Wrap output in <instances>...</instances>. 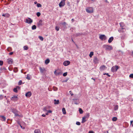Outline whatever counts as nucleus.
Masks as SVG:
<instances>
[{
    "label": "nucleus",
    "mask_w": 133,
    "mask_h": 133,
    "mask_svg": "<svg viewBox=\"0 0 133 133\" xmlns=\"http://www.w3.org/2000/svg\"><path fill=\"white\" fill-rule=\"evenodd\" d=\"M119 68V67L118 65H115V66H112L111 69V71L113 72H116L118 69Z\"/></svg>",
    "instance_id": "obj_1"
},
{
    "label": "nucleus",
    "mask_w": 133,
    "mask_h": 133,
    "mask_svg": "<svg viewBox=\"0 0 133 133\" xmlns=\"http://www.w3.org/2000/svg\"><path fill=\"white\" fill-rule=\"evenodd\" d=\"M86 11L87 12L89 13H92L93 12V9L92 7H87L86 9Z\"/></svg>",
    "instance_id": "obj_2"
},
{
    "label": "nucleus",
    "mask_w": 133,
    "mask_h": 133,
    "mask_svg": "<svg viewBox=\"0 0 133 133\" xmlns=\"http://www.w3.org/2000/svg\"><path fill=\"white\" fill-rule=\"evenodd\" d=\"M39 69L40 72L42 74H45L46 71L45 68L44 67H39Z\"/></svg>",
    "instance_id": "obj_3"
},
{
    "label": "nucleus",
    "mask_w": 133,
    "mask_h": 133,
    "mask_svg": "<svg viewBox=\"0 0 133 133\" xmlns=\"http://www.w3.org/2000/svg\"><path fill=\"white\" fill-rule=\"evenodd\" d=\"M103 47L105 48L106 50H110L112 49V48L111 46L108 45H103Z\"/></svg>",
    "instance_id": "obj_4"
},
{
    "label": "nucleus",
    "mask_w": 133,
    "mask_h": 133,
    "mask_svg": "<svg viewBox=\"0 0 133 133\" xmlns=\"http://www.w3.org/2000/svg\"><path fill=\"white\" fill-rule=\"evenodd\" d=\"M99 38L101 40H105L107 39V37L104 35H101L99 36Z\"/></svg>",
    "instance_id": "obj_5"
},
{
    "label": "nucleus",
    "mask_w": 133,
    "mask_h": 133,
    "mask_svg": "<svg viewBox=\"0 0 133 133\" xmlns=\"http://www.w3.org/2000/svg\"><path fill=\"white\" fill-rule=\"evenodd\" d=\"M32 22V20L30 18H28L25 19V22L28 24H31Z\"/></svg>",
    "instance_id": "obj_6"
},
{
    "label": "nucleus",
    "mask_w": 133,
    "mask_h": 133,
    "mask_svg": "<svg viewBox=\"0 0 133 133\" xmlns=\"http://www.w3.org/2000/svg\"><path fill=\"white\" fill-rule=\"evenodd\" d=\"M65 0H62L59 3V5L60 7H62L65 5Z\"/></svg>",
    "instance_id": "obj_7"
},
{
    "label": "nucleus",
    "mask_w": 133,
    "mask_h": 133,
    "mask_svg": "<svg viewBox=\"0 0 133 133\" xmlns=\"http://www.w3.org/2000/svg\"><path fill=\"white\" fill-rule=\"evenodd\" d=\"M126 30L125 28H121L118 30V31L119 32L121 33L125 32Z\"/></svg>",
    "instance_id": "obj_8"
},
{
    "label": "nucleus",
    "mask_w": 133,
    "mask_h": 133,
    "mask_svg": "<svg viewBox=\"0 0 133 133\" xmlns=\"http://www.w3.org/2000/svg\"><path fill=\"white\" fill-rule=\"evenodd\" d=\"M11 100L14 101H16L17 100L18 98L17 96H14L11 98Z\"/></svg>",
    "instance_id": "obj_9"
},
{
    "label": "nucleus",
    "mask_w": 133,
    "mask_h": 133,
    "mask_svg": "<svg viewBox=\"0 0 133 133\" xmlns=\"http://www.w3.org/2000/svg\"><path fill=\"white\" fill-rule=\"evenodd\" d=\"M8 62L9 64H12L13 63V60L11 58H10L7 59Z\"/></svg>",
    "instance_id": "obj_10"
},
{
    "label": "nucleus",
    "mask_w": 133,
    "mask_h": 133,
    "mask_svg": "<svg viewBox=\"0 0 133 133\" xmlns=\"http://www.w3.org/2000/svg\"><path fill=\"white\" fill-rule=\"evenodd\" d=\"M32 93L30 91H28L25 94L26 96L28 98L30 97Z\"/></svg>",
    "instance_id": "obj_11"
},
{
    "label": "nucleus",
    "mask_w": 133,
    "mask_h": 133,
    "mask_svg": "<svg viewBox=\"0 0 133 133\" xmlns=\"http://www.w3.org/2000/svg\"><path fill=\"white\" fill-rule=\"evenodd\" d=\"M55 75L56 76L61 75L62 74L61 72L59 71L55 70L54 72Z\"/></svg>",
    "instance_id": "obj_12"
},
{
    "label": "nucleus",
    "mask_w": 133,
    "mask_h": 133,
    "mask_svg": "<svg viewBox=\"0 0 133 133\" xmlns=\"http://www.w3.org/2000/svg\"><path fill=\"white\" fill-rule=\"evenodd\" d=\"M70 63L69 61H65L63 62V65L65 66H66L69 65Z\"/></svg>",
    "instance_id": "obj_13"
},
{
    "label": "nucleus",
    "mask_w": 133,
    "mask_h": 133,
    "mask_svg": "<svg viewBox=\"0 0 133 133\" xmlns=\"http://www.w3.org/2000/svg\"><path fill=\"white\" fill-rule=\"evenodd\" d=\"M121 38L122 39H124L126 36V34L125 33H124L122 34H121Z\"/></svg>",
    "instance_id": "obj_14"
},
{
    "label": "nucleus",
    "mask_w": 133,
    "mask_h": 133,
    "mask_svg": "<svg viewBox=\"0 0 133 133\" xmlns=\"http://www.w3.org/2000/svg\"><path fill=\"white\" fill-rule=\"evenodd\" d=\"M106 68L105 66L103 65L100 66V69L101 71H103L105 70Z\"/></svg>",
    "instance_id": "obj_15"
},
{
    "label": "nucleus",
    "mask_w": 133,
    "mask_h": 133,
    "mask_svg": "<svg viewBox=\"0 0 133 133\" xmlns=\"http://www.w3.org/2000/svg\"><path fill=\"white\" fill-rule=\"evenodd\" d=\"M120 27L121 28H123L125 26V24L123 22H121L119 23Z\"/></svg>",
    "instance_id": "obj_16"
},
{
    "label": "nucleus",
    "mask_w": 133,
    "mask_h": 133,
    "mask_svg": "<svg viewBox=\"0 0 133 133\" xmlns=\"http://www.w3.org/2000/svg\"><path fill=\"white\" fill-rule=\"evenodd\" d=\"M2 16L7 17H8L10 16V15L8 13L4 14H3Z\"/></svg>",
    "instance_id": "obj_17"
},
{
    "label": "nucleus",
    "mask_w": 133,
    "mask_h": 133,
    "mask_svg": "<svg viewBox=\"0 0 133 133\" xmlns=\"http://www.w3.org/2000/svg\"><path fill=\"white\" fill-rule=\"evenodd\" d=\"M93 61L95 63H97L98 62V60L97 57H95Z\"/></svg>",
    "instance_id": "obj_18"
},
{
    "label": "nucleus",
    "mask_w": 133,
    "mask_h": 133,
    "mask_svg": "<svg viewBox=\"0 0 133 133\" xmlns=\"http://www.w3.org/2000/svg\"><path fill=\"white\" fill-rule=\"evenodd\" d=\"M54 104H58L59 103V101L58 100H56L55 99L54 100Z\"/></svg>",
    "instance_id": "obj_19"
},
{
    "label": "nucleus",
    "mask_w": 133,
    "mask_h": 133,
    "mask_svg": "<svg viewBox=\"0 0 133 133\" xmlns=\"http://www.w3.org/2000/svg\"><path fill=\"white\" fill-rule=\"evenodd\" d=\"M114 39V38L113 37H110L108 40V42L109 43H111L112 41H113Z\"/></svg>",
    "instance_id": "obj_20"
},
{
    "label": "nucleus",
    "mask_w": 133,
    "mask_h": 133,
    "mask_svg": "<svg viewBox=\"0 0 133 133\" xmlns=\"http://www.w3.org/2000/svg\"><path fill=\"white\" fill-rule=\"evenodd\" d=\"M90 116V114L89 113H87L85 115L84 117L88 119Z\"/></svg>",
    "instance_id": "obj_21"
},
{
    "label": "nucleus",
    "mask_w": 133,
    "mask_h": 133,
    "mask_svg": "<svg viewBox=\"0 0 133 133\" xmlns=\"http://www.w3.org/2000/svg\"><path fill=\"white\" fill-rule=\"evenodd\" d=\"M0 117H1V120L2 121H5L6 120L5 117L4 116H0Z\"/></svg>",
    "instance_id": "obj_22"
},
{
    "label": "nucleus",
    "mask_w": 133,
    "mask_h": 133,
    "mask_svg": "<svg viewBox=\"0 0 133 133\" xmlns=\"http://www.w3.org/2000/svg\"><path fill=\"white\" fill-rule=\"evenodd\" d=\"M19 87H16V88H14L13 89V91L14 92H17V89H19Z\"/></svg>",
    "instance_id": "obj_23"
},
{
    "label": "nucleus",
    "mask_w": 133,
    "mask_h": 133,
    "mask_svg": "<svg viewBox=\"0 0 133 133\" xmlns=\"http://www.w3.org/2000/svg\"><path fill=\"white\" fill-rule=\"evenodd\" d=\"M35 133H41V131L39 129H36L34 131Z\"/></svg>",
    "instance_id": "obj_24"
},
{
    "label": "nucleus",
    "mask_w": 133,
    "mask_h": 133,
    "mask_svg": "<svg viewBox=\"0 0 133 133\" xmlns=\"http://www.w3.org/2000/svg\"><path fill=\"white\" fill-rule=\"evenodd\" d=\"M0 70H1V72H5L6 70V69L4 67L2 68H1L0 69Z\"/></svg>",
    "instance_id": "obj_25"
},
{
    "label": "nucleus",
    "mask_w": 133,
    "mask_h": 133,
    "mask_svg": "<svg viewBox=\"0 0 133 133\" xmlns=\"http://www.w3.org/2000/svg\"><path fill=\"white\" fill-rule=\"evenodd\" d=\"M50 62V61L49 59H46L45 61V63L47 64H48Z\"/></svg>",
    "instance_id": "obj_26"
},
{
    "label": "nucleus",
    "mask_w": 133,
    "mask_h": 133,
    "mask_svg": "<svg viewBox=\"0 0 133 133\" xmlns=\"http://www.w3.org/2000/svg\"><path fill=\"white\" fill-rule=\"evenodd\" d=\"M118 108V106L117 105H116L115 106L114 108V110L116 111L117 110Z\"/></svg>",
    "instance_id": "obj_27"
},
{
    "label": "nucleus",
    "mask_w": 133,
    "mask_h": 133,
    "mask_svg": "<svg viewBox=\"0 0 133 133\" xmlns=\"http://www.w3.org/2000/svg\"><path fill=\"white\" fill-rule=\"evenodd\" d=\"M86 118L84 117H83L82 118V123H83L86 122Z\"/></svg>",
    "instance_id": "obj_28"
},
{
    "label": "nucleus",
    "mask_w": 133,
    "mask_h": 133,
    "mask_svg": "<svg viewBox=\"0 0 133 133\" xmlns=\"http://www.w3.org/2000/svg\"><path fill=\"white\" fill-rule=\"evenodd\" d=\"M62 111L63 114H66V110L64 108H63L62 109Z\"/></svg>",
    "instance_id": "obj_29"
},
{
    "label": "nucleus",
    "mask_w": 133,
    "mask_h": 133,
    "mask_svg": "<svg viewBox=\"0 0 133 133\" xmlns=\"http://www.w3.org/2000/svg\"><path fill=\"white\" fill-rule=\"evenodd\" d=\"M117 118L116 117H114L112 119V120L113 121H116L117 120Z\"/></svg>",
    "instance_id": "obj_30"
},
{
    "label": "nucleus",
    "mask_w": 133,
    "mask_h": 133,
    "mask_svg": "<svg viewBox=\"0 0 133 133\" xmlns=\"http://www.w3.org/2000/svg\"><path fill=\"white\" fill-rule=\"evenodd\" d=\"M94 55V52H91L89 54V56L91 58L92 57V56Z\"/></svg>",
    "instance_id": "obj_31"
},
{
    "label": "nucleus",
    "mask_w": 133,
    "mask_h": 133,
    "mask_svg": "<svg viewBox=\"0 0 133 133\" xmlns=\"http://www.w3.org/2000/svg\"><path fill=\"white\" fill-rule=\"evenodd\" d=\"M18 71L17 68L16 67H15L14 68V71L15 72H17Z\"/></svg>",
    "instance_id": "obj_32"
},
{
    "label": "nucleus",
    "mask_w": 133,
    "mask_h": 133,
    "mask_svg": "<svg viewBox=\"0 0 133 133\" xmlns=\"http://www.w3.org/2000/svg\"><path fill=\"white\" fill-rule=\"evenodd\" d=\"M36 26L35 25H33L32 27V30H35L36 29Z\"/></svg>",
    "instance_id": "obj_33"
},
{
    "label": "nucleus",
    "mask_w": 133,
    "mask_h": 133,
    "mask_svg": "<svg viewBox=\"0 0 133 133\" xmlns=\"http://www.w3.org/2000/svg\"><path fill=\"white\" fill-rule=\"evenodd\" d=\"M79 111L80 114H82L83 112V110L80 108L79 109Z\"/></svg>",
    "instance_id": "obj_34"
},
{
    "label": "nucleus",
    "mask_w": 133,
    "mask_h": 133,
    "mask_svg": "<svg viewBox=\"0 0 133 133\" xmlns=\"http://www.w3.org/2000/svg\"><path fill=\"white\" fill-rule=\"evenodd\" d=\"M38 38H39V39L41 40V41H43V38L41 36H39Z\"/></svg>",
    "instance_id": "obj_35"
},
{
    "label": "nucleus",
    "mask_w": 133,
    "mask_h": 133,
    "mask_svg": "<svg viewBox=\"0 0 133 133\" xmlns=\"http://www.w3.org/2000/svg\"><path fill=\"white\" fill-rule=\"evenodd\" d=\"M12 112L14 114H15V113L19 112V111H17V110H16L15 109H14L12 110Z\"/></svg>",
    "instance_id": "obj_36"
},
{
    "label": "nucleus",
    "mask_w": 133,
    "mask_h": 133,
    "mask_svg": "<svg viewBox=\"0 0 133 133\" xmlns=\"http://www.w3.org/2000/svg\"><path fill=\"white\" fill-rule=\"evenodd\" d=\"M23 48L25 50H27L28 49V47L27 46H24Z\"/></svg>",
    "instance_id": "obj_37"
},
{
    "label": "nucleus",
    "mask_w": 133,
    "mask_h": 133,
    "mask_svg": "<svg viewBox=\"0 0 133 133\" xmlns=\"http://www.w3.org/2000/svg\"><path fill=\"white\" fill-rule=\"evenodd\" d=\"M37 5L38 7H42L41 5L39 3L37 4Z\"/></svg>",
    "instance_id": "obj_38"
},
{
    "label": "nucleus",
    "mask_w": 133,
    "mask_h": 133,
    "mask_svg": "<svg viewBox=\"0 0 133 133\" xmlns=\"http://www.w3.org/2000/svg\"><path fill=\"white\" fill-rule=\"evenodd\" d=\"M19 113V112H16V113H15V114H15V116H20L19 115H18V114Z\"/></svg>",
    "instance_id": "obj_39"
},
{
    "label": "nucleus",
    "mask_w": 133,
    "mask_h": 133,
    "mask_svg": "<svg viewBox=\"0 0 133 133\" xmlns=\"http://www.w3.org/2000/svg\"><path fill=\"white\" fill-rule=\"evenodd\" d=\"M36 15L38 17H39L41 15V13L40 12H38L37 13Z\"/></svg>",
    "instance_id": "obj_40"
},
{
    "label": "nucleus",
    "mask_w": 133,
    "mask_h": 133,
    "mask_svg": "<svg viewBox=\"0 0 133 133\" xmlns=\"http://www.w3.org/2000/svg\"><path fill=\"white\" fill-rule=\"evenodd\" d=\"M67 72H65L63 74V76H65L67 75Z\"/></svg>",
    "instance_id": "obj_41"
},
{
    "label": "nucleus",
    "mask_w": 133,
    "mask_h": 133,
    "mask_svg": "<svg viewBox=\"0 0 133 133\" xmlns=\"http://www.w3.org/2000/svg\"><path fill=\"white\" fill-rule=\"evenodd\" d=\"M103 75H107L109 77H110V75H109L108 73H104L103 74Z\"/></svg>",
    "instance_id": "obj_42"
},
{
    "label": "nucleus",
    "mask_w": 133,
    "mask_h": 133,
    "mask_svg": "<svg viewBox=\"0 0 133 133\" xmlns=\"http://www.w3.org/2000/svg\"><path fill=\"white\" fill-rule=\"evenodd\" d=\"M26 78L28 80H30L31 79L30 77L28 76V75H27V76L26 77Z\"/></svg>",
    "instance_id": "obj_43"
},
{
    "label": "nucleus",
    "mask_w": 133,
    "mask_h": 133,
    "mask_svg": "<svg viewBox=\"0 0 133 133\" xmlns=\"http://www.w3.org/2000/svg\"><path fill=\"white\" fill-rule=\"evenodd\" d=\"M129 77L130 78H133V74H132L129 75Z\"/></svg>",
    "instance_id": "obj_44"
},
{
    "label": "nucleus",
    "mask_w": 133,
    "mask_h": 133,
    "mask_svg": "<svg viewBox=\"0 0 133 133\" xmlns=\"http://www.w3.org/2000/svg\"><path fill=\"white\" fill-rule=\"evenodd\" d=\"M3 64V62L2 61H0V65H2Z\"/></svg>",
    "instance_id": "obj_45"
},
{
    "label": "nucleus",
    "mask_w": 133,
    "mask_h": 133,
    "mask_svg": "<svg viewBox=\"0 0 133 133\" xmlns=\"http://www.w3.org/2000/svg\"><path fill=\"white\" fill-rule=\"evenodd\" d=\"M22 83V81H20L18 82V84H19V85H21V84Z\"/></svg>",
    "instance_id": "obj_46"
},
{
    "label": "nucleus",
    "mask_w": 133,
    "mask_h": 133,
    "mask_svg": "<svg viewBox=\"0 0 133 133\" xmlns=\"http://www.w3.org/2000/svg\"><path fill=\"white\" fill-rule=\"evenodd\" d=\"M76 124L77 125H80L81 124L80 122H77Z\"/></svg>",
    "instance_id": "obj_47"
},
{
    "label": "nucleus",
    "mask_w": 133,
    "mask_h": 133,
    "mask_svg": "<svg viewBox=\"0 0 133 133\" xmlns=\"http://www.w3.org/2000/svg\"><path fill=\"white\" fill-rule=\"evenodd\" d=\"M8 51H10L11 50V49L10 48H8L7 49Z\"/></svg>",
    "instance_id": "obj_48"
},
{
    "label": "nucleus",
    "mask_w": 133,
    "mask_h": 133,
    "mask_svg": "<svg viewBox=\"0 0 133 133\" xmlns=\"http://www.w3.org/2000/svg\"><path fill=\"white\" fill-rule=\"evenodd\" d=\"M69 92L70 93V94L71 95V96H72L74 94L72 93V92L71 91H69Z\"/></svg>",
    "instance_id": "obj_49"
},
{
    "label": "nucleus",
    "mask_w": 133,
    "mask_h": 133,
    "mask_svg": "<svg viewBox=\"0 0 133 133\" xmlns=\"http://www.w3.org/2000/svg\"><path fill=\"white\" fill-rule=\"evenodd\" d=\"M55 29L56 30H57V31H59V27H58L57 26H56V27Z\"/></svg>",
    "instance_id": "obj_50"
},
{
    "label": "nucleus",
    "mask_w": 133,
    "mask_h": 133,
    "mask_svg": "<svg viewBox=\"0 0 133 133\" xmlns=\"http://www.w3.org/2000/svg\"><path fill=\"white\" fill-rule=\"evenodd\" d=\"M3 98V96L1 95H0V99H2Z\"/></svg>",
    "instance_id": "obj_51"
},
{
    "label": "nucleus",
    "mask_w": 133,
    "mask_h": 133,
    "mask_svg": "<svg viewBox=\"0 0 133 133\" xmlns=\"http://www.w3.org/2000/svg\"><path fill=\"white\" fill-rule=\"evenodd\" d=\"M43 110L44 111H47V108H46V107H44V108L43 109Z\"/></svg>",
    "instance_id": "obj_52"
},
{
    "label": "nucleus",
    "mask_w": 133,
    "mask_h": 133,
    "mask_svg": "<svg viewBox=\"0 0 133 133\" xmlns=\"http://www.w3.org/2000/svg\"><path fill=\"white\" fill-rule=\"evenodd\" d=\"M62 24L64 26H65L66 24V23L65 22H64L62 23Z\"/></svg>",
    "instance_id": "obj_53"
},
{
    "label": "nucleus",
    "mask_w": 133,
    "mask_h": 133,
    "mask_svg": "<svg viewBox=\"0 0 133 133\" xmlns=\"http://www.w3.org/2000/svg\"><path fill=\"white\" fill-rule=\"evenodd\" d=\"M89 133H94V132L93 131H89Z\"/></svg>",
    "instance_id": "obj_54"
},
{
    "label": "nucleus",
    "mask_w": 133,
    "mask_h": 133,
    "mask_svg": "<svg viewBox=\"0 0 133 133\" xmlns=\"http://www.w3.org/2000/svg\"><path fill=\"white\" fill-rule=\"evenodd\" d=\"M13 54V52H10L9 53V55H11Z\"/></svg>",
    "instance_id": "obj_55"
},
{
    "label": "nucleus",
    "mask_w": 133,
    "mask_h": 133,
    "mask_svg": "<svg viewBox=\"0 0 133 133\" xmlns=\"http://www.w3.org/2000/svg\"><path fill=\"white\" fill-rule=\"evenodd\" d=\"M52 111L50 110H48V113H51L52 112Z\"/></svg>",
    "instance_id": "obj_56"
},
{
    "label": "nucleus",
    "mask_w": 133,
    "mask_h": 133,
    "mask_svg": "<svg viewBox=\"0 0 133 133\" xmlns=\"http://www.w3.org/2000/svg\"><path fill=\"white\" fill-rule=\"evenodd\" d=\"M42 21L41 19L39 21V22L40 23H42Z\"/></svg>",
    "instance_id": "obj_57"
},
{
    "label": "nucleus",
    "mask_w": 133,
    "mask_h": 133,
    "mask_svg": "<svg viewBox=\"0 0 133 133\" xmlns=\"http://www.w3.org/2000/svg\"><path fill=\"white\" fill-rule=\"evenodd\" d=\"M74 19L73 18L72 19H71L72 22H74Z\"/></svg>",
    "instance_id": "obj_58"
},
{
    "label": "nucleus",
    "mask_w": 133,
    "mask_h": 133,
    "mask_svg": "<svg viewBox=\"0 0 133 133\" xmlns=\"http://www.w3.org/2000/svg\"><path fill=\"white\" fill-rule=\"evenodd\" d=\"M42 116L43 117H45V115H44V114H43L42 115Z\"/></svg>",
    "instance_id": "obj_59"
},
{
    "label": "nucleus",
    "mask_w": 133,
    "mask_h": 133,
    "mask_svg": "<svg viewBox=\"0 0 133 133\" xmlns=\"http://www.w3.org/2000/svg\"><path fill=\"white\" fill-rule=\"evenodd\" d=\"M133 121H130V124L131 125L132 124V123H133Z\"/></svg>",
    "instance_id": "obj_60"
},
{
    "label": "nucleus",
    "mask_w": 133,
    "mask_h": 133,
    "mask_svg": "<svg viewBox=\"0 0 133 133\" xmlns=\"http://www.w3.org/2000/svg\"><path fill=\"white\" fill-rule=\"evenodd\" d=\"M74 103L76 104H79V103H76V102H75Z\"/></svg>",
    "instance_id": "obj_61"
},
{
    "label": "nucleus",
    "mask_w": 133,
    "mask_h": 133,
    "mask_svg": "<svg viewBox=\"0 0 133 133\" xmlns=\"http://www.w3.org/2000/svg\"><path fill=\"white\" fill-rule=\"evenodd\" d=\"M91 79H93V80H94V82H95V79H94V78H91Z\"/></svg>",
    "instance_id": "obj_62"
},
{
    "label": "nucleus",
    "mask_w": 133,
    "mask_h": 133,
    "mask_svg": "<svg viewBox=\"0 0 133 133\" xmlns=\"http://www.w3.org/2000/svg\"><path fill=\"white\" fill-rule=\"evenodd\" d=\"M48 112L47 113H46V115H48Z\"/></svg>",
    "instance_id": "obj_63"
},
{
    "label": "nucleus",
    "mask_w": 133,
    "mask_h": 133,
    "mask_svg": "<svg viewBox=\"0 0 133 133\" xmlns=\"http://www.w3.org/2000/svg\"><path fill=\"white\" fill-rule=\"evenodd\" d=\"M37 3V2L35 1V2H34L35 4H36Z\"/></svg>",
    "instance_id": "obj_64"
}]
</instances>
